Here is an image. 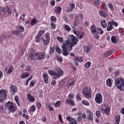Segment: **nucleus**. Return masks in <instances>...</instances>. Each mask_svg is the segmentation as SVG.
I'll use <instances>...</instances> for the list:
<instances>
[{
  "label": "nucleus",
  "instance_id": "f257e3e1",
  "mask_svg": "<svg viewBox=\"0 0 124 124\" xmlns=\"http://www.w3.org/2000/svg\"><path fill=\"white\" fill-rule=\"evenodd\" d=\"M68 40H66V41H69V42H70V45L68 46V48L69 50L71 51V50H72V47L77 44V41H78V39H77L76 37L74 36L73 35H70L68 37Z\"/></svg>",
  "mask_w": 124,
  "mask_h": 124
},
{
  "label": "nucleus",
  "instance_id": "f03ea898",
  "mask_svg": "<svg viewBox=\"0 0 124 124\" xmlns=\"http://www.w3.org/2000/svg\"><path fill=\"white\" fill-rule=\"evenodd\" d=\"M70 45V42L69 41H65L64 43L62 46V55L66 57V56H68L69 55V51L67 50V48H68V46Z\"/></svg>",
  "mask_w": 124,
  "mask_h": 124
},
{
  "label": "nucleus",
  "instance_id": "7ed1b4c3",
  "mask_svg": "<svg viewBox=\"0 0 124 124\" xmlns=\"http://www.w3.org/2000/svg\"><path fill=\"white\" fill-rule=\"evenodd\" d=\"M115 85L117 89H119L120 91L124 90V81L121 78H118L115 79Z\"/></svg>",
  "mask_w": 124,
  "mask_h": 124
},
{
  "label": "nucleus",
  "instance_id": "20e7f679",
  "mask_svg": "<svg viewBox=\"0 0 124 124\" xmlns=\"http://www.w3.org/2000/svg\"><path fill=\"white\" fill-rule=\"evenodd\" d=\"M5 109H8L9 112H15L17 110V107L13 105L12 102H8L5 104Z\"/></svg>",
  "mask_w": 124,
  "mask_h": 124
},
{
  "label": "nucleus",
  "instance_id": "39448f33",
  "mask_svg": "<svg viewBox=\"0 0 124 124\" xmlns=\"http://www.w3.org/2000/svg\"><path fill=\"white\" fill-rule=\"evenodd\" d=\"M63 75V71L59 67H56L55 68V76L53 77V79H59Z\"/></svg>",
  "mask_w": 124,
  "mask_h": 124
},
{
  "label": "nucleus",
  "instance_id": "423d86ee",
  "mask_svg": "<svg viewBox=\"0 0 124 124\" xmlns=\"http://www.w3.org/2000/svg\"><path fill=\"white\" fill-rule=\"evenodd\" d=\"M7 97V91L6 90H0V102H3V100L6 99Z\"/></svg>",
  "mask_w": 124,
  "mask_h": 124
},
{
  "label": "nucleus",
  "instance_id": "0eeeda50",
  "mask_svg": "<svg viewBox=\"0 0 124 124\" xmlns=\"http://www.w3.org/2000/svg\"><path fill=\"white\" fill-rule=\"evenodd\" d=\"M35 55L38 61H43L46 58V52H37L35 53Z\"/></svg>",
  "mask_w": 124,
  "mask_h": 124
},
{
  "label": "nucleus",
  "instance_id": "6e6552de",
  "mask_svg": "<svg viewBox=\"0 0 124 124\" xmlns=\"http://www.w3.org/2000/svg\"><path fill=\"white\" fill-rule=\"evenodd\" d=\"M82 93L86 98H91L92 94H91V89L90 88H86L83 90Z\"/></svg>",
  "mask_w": 124,
  "mask_h": 124
},
{
  "label": "nucleus",
  "instance_id": "1a4fd4ad",
  "mask_svg": "<svg viewBox=\"0 0 124 124\" xmlns=\"http://www.w3.org/2000/svg\"><path fill=\"white\" fill-rule=\"evenodd\" d=\"M45 37V39L43 37L41 38V40H43V43L45 45H49L50 43V33L49 32L46 33Z\"/></svg>",
  "mask_w": 124,
  "mask_h": 124
},
{
  "label": "nucleus",
  "instance_id": "9d476101",
  "mask_svg": "<svg viewBox=\"0 0 124 124\" xmlns=\"http://www.w3.org/2000/svg\"><path fill=\"white\" fill-rule=\"evenodd\" d=\"M95 101L96 103L101 104L102 103V95L100 93H97L95 95Z\"/></svg>",
  "mask_w": 124,
  "mask_h": 124
},
{
  "label": "nucleus",
  "instance_id": "9b49d317",
  "mask_svg": "<svg viewBox=\"0 0 124 124\" xmlns=\"http://www.w3.org/2000/svg\"><path fill=\"white\" fill-rule=\"evenodd\" d=\"M110 107H105V104H103L102 105V110L104 114L106 115H109L110 113Z\"/></svg>",
  "mask_w": 124,
  "mask_h": 124
},
{
  "label": "nucleus",
  "instance_id": "f8f14e48",
  "mask_svg": "<svg viewBox=\"0 0 124 124\" xmlns=\"http://www.w3.org/2000/svg\"><path fill=\"white\" fill-rule=\"evenodd\" d=\"M45 33V30L40 31L38 33L37 35L35 37V41L37 43H39L41 40V35Z\"/></svg>",
  "mask_w": 124,
  "mask_h": 124
},
{
  "label": "nucleus",
  "instance_id": "ddd939ff",
  "mask_svg": "<svg viewBox=\"0 0 124 124\" xmlns=\"http://www.w3.org/2000/svg\"><path fill=\"white\" fill-rule=\"evenodd\" d=\"M74 33H75V34H77L78 38V39H82L84 37V35H85V33L84 32L76 31L75 30L74 31Z\"/></svg>",
  "mask_w": 124,
  "mask_h": 124
},
{
  "label": "nucleus",
  "instance_id": "4468645a",
  "mask_svg": "<svg viewBox=\"0 0 124 124\" xmlns=\"http://www.w3.org/2000/svg\"><path fill=\"white\" fill-rule=\"evenodd\" d=\"M10 90L11 91V93L12 94H15L17 92H18V88L16 86L11 85L10 87Z\"/></svg>",
  "mask_w": 124,
  "mask_h": 124
},
{
  "label": "nucleus",
  "instance_id": "2eb2a0df",
  "mask_svg": "<svg viewBox=\"0 0 124 124\" xmlns=\"http://www.w3.org/2000/svg\"><path fill=\"white\" fill-rule=\"evenodd\" d=\"M86 113L88 114L87 118L88 120H89V121H91L92 122H93V112H92L91 110L88 109L86 111Z\"/></svg>",
  "mask_w": 124,
  "mask_h": 124
},
{
  "label": "nucleus",
  "instance_id": "dca6fc26",
  "mask_svg": "<svg viewBox=\"0 0 124 124\" xmlns=\"http://www.w3.org/2000/svg\"><path fill=\"white\" fill-rule=\"evenodd\" d=\"M66 120L69 122V124H78L76 120L74 119V118H71L70 116H67L66 117Z\"/></svg>",
  "mask_w": 124,
  "mask_h": 124
},
{
  "label": "nucleus",
  "instance_id": "f3484780",
  "mask_svg": "<svg viewBox=\"0 0 124 124\" xmlns=\"http://www.w3.org/2000/svg\"><path fill=\"white\" fill-rule=\"evenodd\" d=\"M2 11L4 14H11L12 13V11L11 9L8 8V6L5 7L3 10Z\"/></svg>",
  "mask_w": 124,
  "mask_h": 124
},
{
  "label": "nucleus",
  "instance_id": "a211bd4d",
  "mask_svg": "<svg viewBox=\"0 0 124 124\" xmlns=\"http://www.w3.org/2000/svg\"><path fill=\"white\" fill-rule=\"evenodd\" d=\"M43 78L44 80H45V83L48 84V83H49V76H48V74L46 73H44L43 74Z\"/></svg>",
  "mask_w": 124,
  "mask_h": 124
},
{
  "label": "nucleus",
  "instance_id": "6ab92c4d",
  "mask_svg": "<svg viewBox=\"0 0 124 124\" xmlns=\"http://www.w3.org/2000/svg\"><path fill=\"white\" fill-rule=\"evenodd\" d=\"M70 7H68L67 9L66 10V12H71L73 11V9L75 8V4L74 3H71L70 4Z\"/></svg>",
  "mask_w": 124,
  "mask_h": 124
},
{
  "label": "nucleus",
  "instance_id": "aec40b11",
  "mask_svg": "<svg viewBox=\"0 0 124 124\" xmlns=\"http://www.w3.org/2000/svg\"><path fill=\"white\" fill-rule=\"evenodd\" d=\"M27 97L30 102H34V101H35V98H34V97L31 96V95L30 93H28L27 94Z\"/></svg>",
  "mask_w": 124,
  "mask_h": 124
},
{
  "label": "nucleus",
  "instance_id": "412c9836",
  "mask_svg": "<svg viewBox=\"0 0 124 124\" xmlns=\"http://www.w3.org/2000/svg\"><path fill=\"white\" fill-rule=\"evenodd\" d=\"M29 58L31 61H36V55L35 53H31L29 54Z\"/></svg>",
  "mask_w": 124,
  "mask_h": 124
},
{
  "label": "nucleus",
  "instance_id": "4be33fe9",
  "mask_svg": "<svg viewBox=\"0 0 124 124\" xmlns=\"http://www.w3.org/2000/svg\"><path fill=\"white\" fill-rule=\"evenodd\" d=\"M111 30H113V25L112 24V22H111V21H109L108 23L107 31H111Z\"/></svg>",
  "mask_w": 124,
  "mask_h": 124
},
{
  "label": "nucleus",
  "instance_id": "5701e85b",
  "mask_svg": "<svg viewBox=\"0 0 124 124\" xmlns=\"http://www.w3.org/2000/svg\"><path fill=\"white\" fill-rule=\"evenodd\" d=\"M84 47V51L85 53H89L90 51L92 50V46H85Z\"/></svg>",
  "mask_w": 124,
  "mask_h": 124
},
{
  "label": "nucleus",
  "instance_id": "b1692460",
  "mask_svg": "<svg viewBox=\"0 0 124 124\" xmlns=\"http://www.w3.org/2000/svg\"><path fill=\"white\" fill-rule=\"evenodd\" d=\"M37 23H38V21H37V19H36L35 18H32L31 20V26H34V25H36Z\"/></svg>",
  "mask_w": 124,
  "mask_h": 124
},
{
  "label": "nucleus",
  "instance_id": "393cba45",
  "mask_svg": "<svg viewBox=\"0 0 124 124\" xmlns=\"http://www.w3.org/2000/svg\"><path fill=\"white\" fill-rule=\"evenodd\" d=\"M66 103L67 104H70V105H72V106H75V103H74V101L70 99H66Z\"/></svg>",
  "mask_w": 124,
  "mask_h": 124
},
{
  "label": "nucleus",
  "instance_id": "a878e982",
  "mask_svg": "<svg viewBox=\"0 0 124 124\" xmlns=\"http://www.w3.org/2000/svg\"><path fill=\"white\" fill-rule=\"evenodd\" d=\"M61 11H62V7L60 6L56 7L55 8V12L57 14H60Z\"/></svg>",
  "mask_w": 124,
  "mask_h": 124
},
{
  "label": "nucleus",
  "instance_id": "bb28decb",
  "mask_svg": "<svg viewBox=\"0 0 124 124\" xmlns=\"http://www.w3.org/2000/svg\"><path fill=\"white\" fill-rule=\"evenodd\" d=\"M112 54H113V51L109 50V51L106 52L104 54V57L105 58H108V57H109V56H111V55H112Z\"/></svg>",
  "mask_w": 124,
  "mask_h": 124
},
{
  "label": "nucleus",
  "instance_id": "cd10ccee",
  "mask_svg": "<svg viewBox=\"0 0 124 124\" xmlns=\"http://www.w3.org/2000/svg\"><path fill=\"white\" fill-rule=\"evenodd\" d=\"M113 81L112 80V79L111 78H108L106 80V85L108 86V87H111L112 86V82Z\"/></svg>",
  "mask_w": 124,
  "mask_h": 124
},
{
  "label": "nucleus",
  "instance_id": "c85d7f7f",
  "mask_svg": "<svg viewBox=\"0 0 124 124\" xmlns=\"http://www.w3.org/2000/svg\"><path fill=\"white\" fill-rule=\"evenodd\" d=\"M30 76V74L29 73H23L21 76V78L22 79H25V78H27Z\"/></svg>",
  "mask_w": 124,
  "mask_h": 124
},
{
  "label": "nucleus",
  "instance_id": "c756f323",
  "mask_svg": "<svg viewBox=\"0 0 124 124\" xmlns=\"http://www.w3.org/2000/svg\"><path fill=\"white\" fill-rule=\"evenodd\" d=\"M99 14L102 17H107V13L103 11H100Z\"/></svg>",
  "mask_w": 124,
  "mask_h": 124
},
{
  "label": "nucleus",
  "instance_id": "7c9ffc66",
  "mask_svg": "<svg viewBox=\"0 0 124 124\" xmlns=\"http://www.w3.org/2000/svg\"><path fill=\"white\" fill-rule=\"evenodd\" d=\"M91 31L92 33H94V32H96V28L95 27V25H93L91 26Z\"/></svg>",
  "mask_w": 124,
  "mask_h": 124
},
{
  "label": "nucleus",
  "instance_id": "2f4dec72",
  "mask_svg": "<svg viewBox=\"0 0 124 124\" xmlns=\"http://www.w3.org/2000/svg\"><path fill=\"white\" fill-rule=\"evenodd\" d=\"M101 25L104 29H105L107 27V23H106V21H105V20H103L101 21Z\"/></svg>",
  "mask_w": 124,
  "mask_h": 124
},
{
  "label": "nucleus",
  "instance_id": "473e14b6",
  "mask_svg": "<svg viewBox=\"0 0 124 124\" xmlns=\"http://www.w3.org/2000/svg\"><path fill=\"white\" fill-rule=\"evenodd\" d=\"M120 120H121V116L120 115H118L115 117V124H120Z\"/></svg>",
  "mask_w": 124,
  "mask_h": 124
},
{
  "label": "nucleus",
  "instance_id": "72a5a7b5",
  "mask_svg": "<svg viewBox=\"0 0 124 124\" xmlns=\"http://www.w3.org/2000/svg\"><path fill=\"white\" fill-rule=\"evenodd\" d=\"M17 30L20 32H23L25 31V28L21 25H18L17 26Z\"/></svg>",
  "mask_w": 124,
  "mask_h": 124
},
{
  "label": "nucleus",
  "instance_id": "f704fd0d",
  "mask_svg": "<svg viewBox=\"0 0 124 124\" xmlns=\"http://www.w3.org/2000/svg\"><path fill=\"white\" fill-rule=\"evenodd\" d=\"M64 29L67 31H71V28L69 27V26L67 25H64Z\"/></svg>",
  "mask_w": 124,
  "mask_h": 124
},
{
  "label": "nucleus",
  "instance_id": "c9c22d12",
  "mask_svg": "<svg viewBox=\"0 0 124 124\" xmlns=\"http://www.w3.org/2000/svg\"><path fill=\"white\" fill-rule=\"evenodd\" d=\"M108 8L110 9V10L113 11L114 10V5L112 3H109L108 4Z\"/></svg>",
  "mask_w": 124,
  "mask_h": 124
},
{
  "label": "nucleus",
  "instance_id": "e433bc0d",
  "mask_svg": "<svg viewBox=\"0 0 124 124\" xmlns=\"http://www.w3.org/2000/svg\"><path fill=\"white\" fill-rule=\"evenodd\" d=\"M13 71V67L11 65L9 66V69H8V72L7 73L8 74H10Z\"/></svg>",
  "mask_w": 124,
  "mask_h": 124
},
{
  "label": "nucleus",
  "instance_id": "4c0bfd02",
  "mask_svg": "<svg viewBox=\"0 0 124 124\" xmlns=\"http://www.w3.org/2000/svg\"><path fill=\"white\" fill-rule=\"evenodd\" d=\"M48 73L50 75H53V76H56L55 71L54 72L53 70H49L48 71Z\"/></svg>",
  "mask_w": 124,
  "mask_h": 124
},
{
  "label": "nucleus",
  "instance_id": "58836bf2",
  "mask_svg": "<svg viewBox=\"0 0 124 124\" xmlns=\"http://www.w3.org/2000/svg\"><path fill=\"white\" fill-rule=\"evenodd\" d=\"M57 40L60 42V43H62L63 42V38L61 37H56Z\"/></svg>",
  "mask_w": 124,
  "mask_h": 124
},
{
  "label": "nucleus",
  "instance_id": "ea45409f",
  "mask_svg": "<svg viewBox=\"0 0 124 124\" xmlns=\"http://www.w3.org/2000/svg\"><path fill=\"white\" fill-rule=\"evenodd\" d=\"M111 41L112 43H114V44H117V40H116V37L115 36H112L111 38Z\"/></svg>",
  "mask_w": 124,
  "mask_h": 124
},
{
  "label": "nucleus",
  "instance_id": "a19ab883",
  "mask_svg": "<svg viewBox=\"0 0 124 124\" xmlns=\"http://www.w3.org/2000/svg\"><path fill=\"white\" fill-rule=\"evenodd\" d=\"M91 64L92 62H86V63H85V67L86 68H90V67H91Z\"/></svg>",
  "mask_w": 124,
  "mask_h": 124
},
{
  "label": "nucleus",
  "instance_id": "79ce46f5",
  "mask_svg": "<svg viewBox=\"0 0 124 124\" xmlns=\"http://www.w3.org/2000/svg\"><path fill=\"white\" fill-rule=\"evenodd\" d=\"M55 52V47H50L49 50L50 55H53V53Z\"/></svg>",
  "mask_w": 124,
  "mask_h": 124
},
{
  "label": "nucleus",
  "instance_id": "37998d69",
  "mask_svg": "<svg viewBox=\"0 0 124 124\" xmlns=\"http://www.w3.org/2000/svg\"><path fill=\"white\" fill-rule=\"evenodd\" d=\"M82 103L83 105H85L86 106H89L90 105V103H89L87 100H83Z\"/></svg>",
  "mask_w": 124,
  "mask_h": 124
},
{
  "label": "nucleus",
  "instance_id": "c03bdc74",
  "mask_svg": "<svg viewBox=\"0 0 124 124\" xmlns=\"http://www.w3.org/2000/svg\"><path fill=\"white\" fill-rule=\"evenodd\" d=\"M50 21L53 22L54 23H55V22H57V18H56L55 16H52L50 17Z\"/></svg>",
  "mask_w": 124,
  "mask_h": 124
},
{
  "label": "nucleus",
  "instance_id": "a18cd8bd",
  "mask_svg": "<svg viewBox=\"0 0 124 124\" xmlns=\"http://www.w3.org/2000/svg\"><path fill=\"white\" fill-rule=\"evenodd\" d=\"M110 22L111 23V24L113 25L114 27H118V24L117 22H115L114 20H112L110 21Z\"/></svg>",
  "mask_w": 124,
  "mask_h": 124
},
{
  "label": "nucleus",
  "instance_id": "49530a36",
  "mask_svg": "<svg viewBox=\"0 0 124 124\" xmlns=\"http://www.w3.org/2000/svg\"><path fill=\"white\" fill-rule=\"evenodd\" d=\"M55 50L57 53H59V54H61L62 51L61 50V48H60L59 46L56 47Z\"/></svg>",
  "mask_w": 124,
  "mask_h": 124
},
{
  "label": "nucleus",
  "instance_id": "de8ad7c7",
  "mask_svg": "<svg viewBox=\"0 0 124 124\" xmlns=\"http://www.w3.org/2000/svg\"><path fill=\"white\" fill-rule=\"evenodd\" d=\"M15 101H16L18 106H20V104H19V98H18V96H15Z\"/></svg>",
  "mask_w": 124,
  "mask_h": 124
},
{
  "label": "nucleus",
  "instance_id": "09e8293b",
  "mask_svg": "<svg viewBox=\"0 0 124 124\" xmlns=\"http://www.w3.org/2000/svg\"><path fill=\"white\" fill-rule=\"evenodd\" d=\"M76 98L78 101H79V100H81V99H82V98H81V95H80L79 93H78L76 95Z\"/></svg>",
  "mask_w": 124,
  "mask_h": 124
},
{
  "label": "nucleus",
  "instance_id": "8fccbe9b",
  "mask_svg": "<svg viewBox=\"0 0 124 124\" xmlns=\"http://www.w3.org/2000/svg\"><path fill=\"white\" fill-rule=\"evenodd\" d=\"M74 81V80H73V78H71L68 80V83H69V86H72V85H73V82Z\"/></svg>",
  "mask_w": 124,
  "mask_h": 124
},
{
  "label": "nucleus",
  "instance_id": "3c124183",
  "mask_svg": "<svg viewBox=\"0 0 124 124\" xmlns=\"http://www.w3.org/2000/svg\"><path fill=\"white\" fill-rule=\"evenodd\" d=\"M97 32L99 34H102L103 33V30L101 28L97 29Z\"/></svg>",
  "mask_w": 124,
  "mask_h": 124
},
{
  "label": "nucleus",
  "instance_id": "603ef678",
  "mask_svg": "<svg viewBox=\"0 0 124 124\" xmlns=\"http://www.w3.org/2000/svg\"><path fill=\"white\" fill-rule=\"evenodd\" d=\"M35 109H36V108H35V105H32L31 107V112H34V111H35Z\"/></svg>",
  "mask_w": 124,
  "mask_h": 124
},
{
  "label": "nucleus",
  "instance_id": "864d4df0",
  "mask_svg": "<svg viewBox=\"0 0 124 124\" xmlns=\"http://www.w3.org/2000/svg\"><path fill=\"white\" fill-rule=\"evenodd\" d=\"M101 112L99 110H97L96 111V116L97 117V118H99V117L101 116Z\"/></svg>",
  "mask_w": 124,
  "mask_h": 124
},
{
  "label": "nucleus",
  "instance_id": "5fc2aeb1",
  "mask_svg": "<svg viewBox=\"0 0 124 124\" xmlns=\"http://www.w3.org/2000/svg\"><path fill=\"white\" fill-rule=\"evenodd\" d=\"M11 33L12 34H15V35H19V31H12Z\"/></svg>",
  "mask_w": 124,
  "mask_h": 124
},
{
  "label": "nucleus",
  "instance_id": "6e6d98bb",
  "mask_svg": "<svg viewBox=\"0 0 124 124\" xmlns=\"http://www.w3.org/2000/svg\"><path fill=\"white\" fill-rule=\"evenodd\" d=\"M60 105H61V101H57L55 104V107H59Z\"/></svg>",
  "mask_w": 124,
  "mask_h": 124
},
{
  "label": "nucleus",
  "instance_id": "4d7b16f0",
  "mask_svg": "<svg viewBox=\"0 0 124 124\" xmlns=\"http://www.w3.org/2000/svg\"><path fill=\"white\" fill-rule=\"evenodd\" d=\"M75 22L74 23V27H76L77 25H78V22H77V17H75Z\"/></svg>",
  "mask_w": 124,
  "mask_h": 124
},
{
  "label": "nucleus",
  "instance_id": "13d9d810",
  "mask_svg": "<svg viewBox=\"0 0 124 124\" xmlns=\"http://www.w3.org/2000/svg\"><path fill=\"white\" fill-rule=\"evenodd\" d=\"M68 98H69L70 99H72L73 98H74V94H70L68 95Z\"/></svg>",
  "mask_w": 124,
  "mask_h": 124
},
{
  "label": "nucleus",
  "instance_id": "bf43d9fd",
  "mask_svg": "<svg viewBox=\"0 0 124 124\" xmlns=\"http://www.w3.org/2000/svg\"><path fill=\"white\" fill-rule=\"evenodd\" d=\"M47 107L49 108V111H54V108H53L51 105H48Z\"/></svg>",
  "mask_w": 124,
  "mask_h": 124
},
{
  "label": "nucleus",
  "instance_id": "052dcab7",
  "mask_svg": "<svg viewBox=\"0 0 124 124\" xmlns=\"http://www.w3.org/2000/svg\"><path fill=\"white\" fill-rule=\"evenodd\" d=\"M103 9L106 11H108V8H107V5H106V4H104Z\"/></svg>",
  "mask_w": 124,
  "mask_h": 124
},
{
  "label": "nucleus",
  "instance_id": "680f3d73",
  "mask_svg": "<svg viewBox=\"0 0 124 124\" xmlns=\"http://www.w3.org/2000/svg\"><path fill=\"white\" fill-rule=\"evenodd\" d=\"M120 73V71H119V69H116L115 73V76H118L119 74Z\"/></svg>",
  "mask_w": 124,
  "mask_h": 124
},
{
  "label": "nucleus",
  "instance_id": "e2e57ef3",
  "mask_svg": "<svg viewBox=\"0 0 124 124\" xmlns=\"http://www.w3.org/2000/svg\"><path fill=\"white\" fill-rule=\"evenodd\" d=\"M51 27L53 30H55L56 29V25L54 24L53 22L51 23Z\"/></svg>",
  "mask_w": 124,
  "mask_h": 124
},
{
  "label": "nucleus",
  "instance_id": "0e129e2a",
  "mask_svg": "<svg viewBox=\"0 0 124 124\" xmlns=\"http://www.w3.org/2000/svg\"><path fill=\"white\" fill-rule=\"evenodd\" d=\"M64 84H65V82H64V81H62L60 83H59V86H60V87H62V86H63Z\"/></svg>",
  "mask_w": 124,
  "mask_h": 124
},
{
  "label": "nucleus",
  "instance_id": "69168bd1",
  "mask_svg": "<svg viewBox=\"0 0 124 124\" xmlns=\"http://www.w3.org/2000/svg\"><path fill=\"white\" fill-rule=\"evenodd\" d=\"M37 109H40L41 108V104L40 103H37Z\"/></svg>",
  "mask_w": 124,
  "mask_h": 124
},
{
  "label": "nucleus",
  "instance_id": "338daca9",
  "mask_svg": "<svg viewBox=\"0 0 124 124\" xmlns=\"http://www.w3.org/2000/svg\"><path fill=\"white\" fill-rule=\"evenodd\" d=\"M78 18H80L81 20H82L84 18V15H83V14H80L78 15Z\"/></svg>",
  "mask_w": 124,
  "mask_h": 124
},
{
  "label": "nucleus",
  "instance_id": "774afa93",
  "mask_svg": "<svg viewBox=\"0 0 124 124\" xmlns=\"http://www.w3.org/2000/svg\"><path fill=\"white\" fill-rule=\"evenodd\" d=\"M77 9L78 10H80V9H82V5H77Z\"/></svg>",
  "mask_w": 124,
  "mask_h": 124
}]
</instances>
